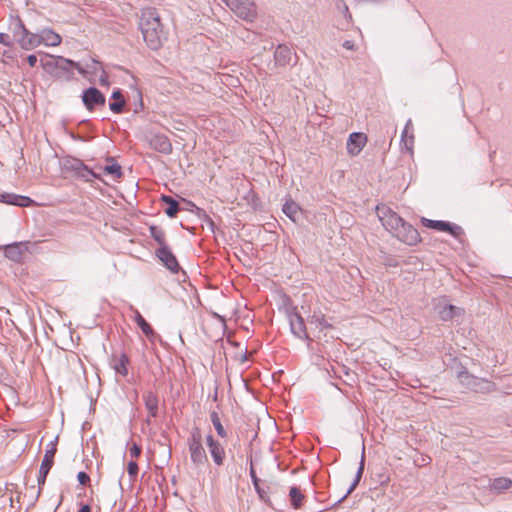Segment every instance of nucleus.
<instances>
[{
	"instance_id": "obj_1",
	"label": "nucleus",
	"mask_w": 512,
	"mask_h": 512,
	"mask_svg": "<svg viewBox=\"0 0 512 512\" xmlns=\"http://www.w3.org/2000/svg\"><path fill=\"white\" fill-rule=\"evenodd\" d=\"M139 28L147 46L152 50H159L167 40V32L161 22L160 15L155 8L142 10Z\"/></svg>"
},
{
	"instance_id": "obj_2",
	"label": "nucleus",
	"mask_w": 512,
	"mask_h": 512,
	"mask_svg": "<svg viewBox=\"0 0 512 512\" xmlns=\"http://www.w3.org/2000/svg\"><path fill=\"white\" fill-rule=\"evenodd\" d=\"M229 9L240 19L254 22L257 18V9L254 0H222Z\"/></svg>"
},
{
	"instance_id": "obj_3",
	"label": "nucleus",
	"mask_w": 512,
	"mask_h": 512,
	"mask_svg": "<svg viewBox=\"0 0 512 512\" xmlns=\"http://www.w3.org/2000/svg\"><path fill=\"white\" fill-rule=\"evenodd\" d=\"M188 447L193 464L203 466L207 463L208 458L202 445V434L198 427L192 429L188 438Z\"/></svg>"
},
{
	"instance_id": "obj_4",
	"label": "nucleus",
	"mask_w": 512,
	"mask_h": 512,
	"mask_svg": "<svg viewBox=\"0 0 512 512\" xmlns=\"http://www.w3.org/2000/svg\"><path fill=\"white\" fill-rule=\"evenodd\" d=\"M458 379L462 385L476 393H489L495 390V384L484 378H478L467 370L458 373Z\"/></svg>"
},
{
	"instance_id": "obj_5",
	"label": "nucleus",
	"mask_w": 512,
	"mask_h": 512,
	"mask_svg": "<svg viewBox=\"0 0 512 512\" xmlns=\"http://www.w3.org/2000/svg\"><path fill=\"white\" fill-rule=\"evenodd\" d=\"M14 35L18 37L22 49L31 50L40 45L39 34L31 33L19 18L14 29Z\"/></svg>"
},
{
	"instance_id": "obj_6",
	"label": "nucleus",
	"mask_w": 512,
	"mask_h": 512,
	"mask_svg": "<svg viewBox=\"0 0 512 512\" xmlns=\"http://www.w3.org/2000/svg\"><path fill=\"white\" fill-rule=\"evenodd\" d=\"M423 226L441 232H447L456 239H460L464 235L463 228L457 224L443 220H431L425 217L421 218Z\"/></svg>"
},
{
	"instance_id": "obj_7",
	"label": "nucleus",
	"mask_w": 512,
	"mask_h": 512,
	"mask_svg": "<svg viewBox=\"0 0 512 512\" xmlns=\"http://www.w3.org/2000/svg\"><path fill=\"white\" fill-rule=\"evenodd\" d=\"M377 215L383 226L387 230L397 231L400 225H403V218L386 205H378L376 207Z\"/></svg>"
},
{
	"instance_id": "obj_8",
	"label": "nucleus",
	"mask_w": 512,
	"mask_h": 512,
	"mask_svg": "<svg viewBox=\"0 0 512 512\" xmlns=\"http://www.w3.org/2000/svg\"><path fill=\"white\" fill-rule=\"evenodd\" d=\"M288 318L290 330L294 336L301 340L312 341V339L308 335L304 318L301 316V314L297 311L296 308H292L288 312Z\"/></svg>"
},
{
	"instance_id": "obj_9",
	"label": "nucleus",
	"mask_w": 512,
	"mask_h": 512,
	"mask_svg": "<svg viewBox=\"0 0 512 512\" xmlns=\"http://www.w3.org/2000/svg\"><path fill=\"white\" fill-rule=\"evenodd\" d=\"M145 139L153 150L165 155L172 153V143L165 134L149 132Z\"/></svg>"
},
{
	"instance_id": "obj_10",
	"label": "nucleus",
	"mask_w": 512,
	"mask_h": 512,
	"mask_svg": "<svg viewBox=\"0 0 512 512\" xmlns=\"http://www.w3.org/2000/svg\"><path fill=\"white\" fill-rule=\"evenodd\" d=\"M57 440H58V437L55 438V441H53L49 444V448L45 452L44 458L42 460V463H41V466L39 469L38 478H37L39 486L44 485L47 475L49 474V471L54 464V457L57 452V448H56Z\"/></svg>"
},
{
	"instance_id": "obj_11",
	"label": "nucleus",
	"mask_w": 512,
	"mask_h": 512,
	"mask_svg": "<svg viewBox=\"0 0 512 512\" xmlns=\"http://www.w3.org/2000/svg\"><path fill=\"white\" fill-rule=\"evenodd\" d=\"M82 101L88 111H93L95 107L104 106L106 98L96 87H89L83 91Z\"/></svg>"
},
{
	"instance_id": "obj_12",
	"label": "nucleus",
	"mask_w": 512,
	"mask_h": 512,
	"mask_svg": "<svg viewBox=\"0 0 512 512\" xmlns=\"http://www.w3.org/2000/svg\"><path fill=\"white\" fill-rule=\"evenodd\" d=\"M396 236L400 241L410 246L416 245L421 241L418 230L404 220L403 225H400L399 229L396 231Z\"/></svg>"
},
{
	"instance_id": "obj_13",
	"label": "nucleus",
	"mask_w": 512,
	"mask_h": 512,
	"mask_svg": "<svg viewBox=\"0 0 512 512\" xmlns=\"http://www.w3.org/2000/svg\"><path fill=\"white\" fill-rule=\"evenodd\" d=\"M156 256L171 273H178L180 271L181 267L178 260L169 246L158 248L156 250Z\"/></svg>"
},
{
	"instance_id": "obj_14",
	"label": "nucleus",
	"mask_w": 512,
	"mask_h": 512,
	"mask_svg": "<svg viewBox=\"0 0 512 512\" xmlns=\"http://www.w3.org/2000/svg\"><path fill=\"white\" fill-rule=\"evenodd\" d=\"M77 69L79 72H83L80 65L70 59H66L62 56H57V73L55 77H66L70 78L73 75V69Z\"/></svg>"
},
{
	"instance_id": "obj_15",
	"label": "nucleus",
	"mask_w": 512,
	"mask_h": 512,
	"mask_svg": "<svg viewBox=\"0 0 512 512\" xmlns=\"http://www.w3.org/2000/svg\"><path fill=\"white\" fill-rule=\"evenodd\" d=\"M28 246L24 242H14L4 247V255L14 262H21Z\"/></svg>"
},
{
	"instance_id": "obj_16",
	"label": "nucleus",
	"mask_w": 512,
	"mask_h": 512,
	"mask_svg": "<svg viewBox=\"0 0 512 512\" xmlns=\"http://www.w3.org/2000/svg\"><path fill=\"white\" fill-rule=\"evenodd\" d=\"M206 442L214 463L222 466L225 459L224 447L211 434L206 437Z\"/></svg>"
},
{
	"instance_id": "obj_17",
	"label": "nucleus",
	"mask_w": 512,
	"mask_h": 512,
	"mask_svg": "<svg viewBox=\"0 0 512 512\" xmlns=\"http://www.w3.org/2000/svg\"><path fill=\"white\" fill-rule=\"evenodd\" d=\"M367 137L364 133L353 132L347 141V151L350 155H358L365 146Z\"/></svg>"
},
{
	"instance_id": "obj_18",
	"label": "nucleus",
	"mask_w": 512,
	"mask_h": 512,
	"mask_svg": "<svg viewBox=\"0 0 512 512\" xmlns=\"http://www.w3.org/2000/svg\"><path fill=\"white\" fill-rule=\"evenodd\" d=\"M0 201L5 204L14 205L18 207H29L33 204V200L27 196H22L14 193H3L0 195Z\"/></svg>"
},
{
	"instance_id": "obj_19",
	"label": "nucleus",
	"mask_w": 512,
	"mask_h": 512,
	"mask_svg": "<svg viewBox=\"0 0 512 512\" xmlns=\"http://www.w3.org/2000/svg\"><path fill=\"white\" fill-rule=\"evenodd\" d=\"M437 311L439 318L442 321H450L454 319L455 317L462 316L464 314V310L460 307H457L452 304H439L437 306Z\"/></svg>"
},
{
	"instance_id": "obj_20",
	"label": "nucleus",
	"mask_w": 512,
	"mask_h": 512,
	"mask_svg": "<svg viewBox=\"0 0 512 512\" xmlns=\"http://www.w3.org/2000/svg\"><path fill=\"white\" fill-rule=\"evenodd\" d=\"M293 55L294 54H293L292 50L288 46H286L284 44H280L276 47L275 52H274L275 64L277 66L284 67V66L290 64V62L292 61Z\"/></svg>"
},
{
	"instance_id": "obj_21",
	"label": "nucleus",
	"mask_w": 512,
	"mask_h": 512,
	"mask_svg": "<svg viewBox=\"0 0 512 512\" xmlns=\"http://www.w3.org/2000/svg\"><path fill=\"white\" fill-rule=\"evenodd\" d=\"M129 357L125 353L120 355L113 354L111 357V366L117 374L123 377L128 375Z\"/></svg>"
},
{
	"instance_id": "obj_22",
	"label": "nucleus",
	"mask_w": 512,
	"mask_h": 512,
	"mask_svg": "<svg viewBox=\"0 0 512 512\" xmlns=\"http://www.w3.org/2000/svg\"><path fill=\"white\" fill-rule=\"evenodd\" d=\"M488 487L493 493L502 494L512 488V479L508 477L488 479Z\"/></svg>"
},
{
	"instance_id": "obj_23",
	"label": "nucleus",
	"mask_w": 512,
	"mask_h": 512,
	"mask_svg": "<svg viewBox=\"0 0 512 512\" xmlns=\"http://www.w3.org/2000/svg\"><path fill=\"white\" fill-rule=\"evenodd\" d=\"M85 163L74 157H66L63 160V169L67 172H71L75 177L81 171H85Z\"/></svg>"
},
{
	"instance_id": "obj_24",
	"label": "nucleus",
	"mask_w": 512,
	"mask_h": 512,
	"mask_svg": "<svg viewBox=\"0 0 512 512\" xmlns=\"http://www.w3.org/2000/svg\"><path fill=\"white\" fill-rule=\"evenodd\" d=\"M282 211L294 223L299 221L301 216V208L295 201L291 199L287 200L282 207Z\"/></svg>"
},
{
	"instance_id": "obj_25",
	"label": "nucleus",
	"mask_w": 512,
	"mask_h": 512,
	"mask_svg": "<svg viewBox=\"0 0 512 512\" xmlns=\"http://www.w3.org/2000/svg\"><path fill=\"white\" fill-rule=\"evenodd\" d=\"M40 44H44L46 46H58L61 43V37L59 34L54 32L51 29H43L39 33Z\"/></svg>"
},
{
	"instance_id": "obj_26",
	"label": "nucleus",
	"mask_w": 512,
	"mask_h": 512,
	"mask_svg": "<svg viewBox=\"0 0 512 512\" xmlns=\"http://www.w3.org/2000/svg\"><path fill=\"white\" fill-rule=\"evenodd\" d=\"M145 407L150 417H157L158 415V397L155 393L149 391L143 395Z\"/></svg>"
},
{
	"instance_id": "obj_27",
	"label": "nucleus",
	"mask_w": 512,
	"mask_h": 512,
	"mask_svg": "<svg viewBox=\"0 0 512 512\" xmlns=\"http://www.w3.org/2000/svg\"><path fill=\"white\" fill-rule=\"evenodd\" d=\"M364 452H365V449L363 448L361 460H360L359 467H358V470L356 472L354 481L350 485V487L347 490V492L345 493V495L341 499H339L337 503H340L344 499H346L356 489V487L358 486V484H359V482H360V480L362 478V475H363V472H364V468H365V453Z\"/></svg>"
},
{
	"instance_id": "obj_28",
	"label": "nucleus",
	"mask_w": 512,
	"mask_h": 512,
	"mask_svg": "<svg viewBox=\"0 0 512 512\" xmlns=\"http://www.w3.org/2000/svg\"><path fill=\"white\" fill-rule=\"evenodd\" d=\"M112 102L109 103L110 110L115 114H120L124 111L126 101L122 95L120 89H117L112 92Z\"/></svg>"
},
{
	"instance_id": "obj_29",
	"label": "nucleus",
	"mask_w": 512,
	"mask_h": 512,
	"mask_svg": "<svg viewBox=\"0 0 512 512\" xmlns=\"http://www.w3.org/2000/svg\"><path fill=\"white\" fill-rule=\"evenodd\" d=\"M130 309L134 313V320L139 326V328L142 330V332L148 337H153L155 335V332L153 328L150 326V324L143 318L141 313L134 308L133 306L130 307Z\"/></svg>"
},
{
	"instance_id": "obj_30",
	"label": "nucleus",
	"mask_w": 512,
	"mask_h": 512,
	"mask_svg": "<svg viewBox=\"0 0 512 512\" xmlns=\"http://www.w3.org/2000/svg\"><path fill=\"white\" fill-rule=\"evenodd\" d=\"M107 164L102 168L103 171L111 175L114 179H120L123 176L121 166L115 161L113 157L106 158Z\"/></svg>"
},
{
	"instance_id": "obj_31",
	"label": "nucleus",
	"mask_w": 512,
	"mask_h": 512,
	"mask_svg": "<svg viewBox=\"0 0 512 512\" xmlns=\"http://www.w3.org/2000/svg\"><path fill=\"white\" fill-rule=\"evenodd\" d=\"M161 199L167 205V208L165 209L166 215L170 218H174L181 210L179 202L168 195H162Z\"/></svg>"
},
{
	"instance_id": "obj_32",
	"label": "nucleus",
	"mask_w": 512,
	"mask_h": 512,
	"mask_svg": "<svg viewBox=\"0 0 512 512\" xmlns=\"http://www.w3.org/2000/svg\"><path fill=\"white\" fill-rule=\"evenodd\" d=\"M308 322L310 325H314L316 328H331V324L325 318V315L320 311H314L311 316H309Z\"/></svg>"
},
{
	"instance_id": "obj_33",
	"label": "nucleus",
	"mask_w": 512,
	"mask_h": 512,
	"mask_svg": "<svg viewBox=\"0 0 512 512\" xmlns=\"http://www.w3.org/2000/svg\"><path fill=\"white\" fill-rule=\"evenodd\" d=\"M289 497L291 501V505L294 509H300L302 507V502L305 498L300 488L293 486L289 490Z\"/></svg>"
},
{
	"instance_id": "obj_34",
	"label": "nucleus",
	"mask_w": 512,
	"mask_h": 512,
	"mask_svg": "<svg viewBox=\"0 0 512 512\" xmlns=\"http://www.w3.org/2000/svg\"><path fill=\"white\" fill-rule=\"evenodd\" d=\"M151 237L158 243L159 248L168 246L165 238V231L158 226H150L149 228Z\"/></svg>"
},
{
	"instance_id": "obj_35",
	"label": "nucleus",
	"mask_w": 512,
	"mask_h": 512,
	"mask_svg": "<svg viewBox=\"0 0 512 512\" xmlns=\"http://www.w3.org/2000/svg\"><path fill=\"white\" fill-rule=\"evenodd\" d=\"M42 68L49 74L55 76L57 73V56H48L41 60Z\"/></svg>"
},
{
	"instance_id": "obj_36",
	"label": "nucleus",
	"mask_w": 512,
	"mask_h": 512,
	"mask_svg": "<svg viewBox=\"0 0 512 512\" xmlns=\"http://www.w3.org/2000/svg\"><path fill=\"white\" fill-rule=\"evenodd\" d=\"M210 419H211V422L217 432V434L221 437V438H225L227 436V432L226 430L224 429L222 423H221V420H220V417L218 415V413L216 411H212L210 413Z\"/></svg>"
},
{
	"instance_id": "obj_37",
	"label": "nucleus",
	"mask_w": 512,
	"mask_h": 512,
	"mask_svg": "<svg viewBox=\"0 0 512 512\" xmlns=\"http://www.w3.org/2000/svg\"><path fill=\"white\" fill-rule=\"evenodd\" d=\"M76 178L81 179L84 182H91L93 179L101 180L100 174L90 169L87 165H85V171L79 172Z\"/></svg>"
},
{
	"instance_id": "obj_38",
	"label": "nucleus",
	"mask_w": 512,
	"mask_h": 512,
	"mask_svg": "<svg viewBox=\"0 0 512 512\" xmlns=\"http://www.w3.org/2000/svg\"><path fill=\"white\" fill-rule=\"evenodd\" d=\"M138 471H139V467H138L137 462H135L134 460H131L130 462H128L127 472H128L129 478L132 482H134L136 480Z\"/></svg>"
},
{
	"instance_id": "obj_39",
	"label": "nucleus",
	"mask_w": 512,
	"mask_h": 512,
	"mask_svg": "<svg viewBox=\"0 0 512 512\" xmlns=\"http://www.w3.org/2000/svg\"><path fill=\"white\" fill-rule=\"evenodd\" d=\"M259 498L261 501H263L264 503L270 505V497L268 496V492L262 488L260 485L258 486V488H255Z\"/></svg>"
},
{
	"instance_id": "obj_40",
	"label": "nucleus",
	"mask_w": 512,
	"mask_h": 512,
	"mask_svg": "<svg viewBox=\"0 0 512 512\" xmlns=\"http://www.w3.org/2000/svg\"><path fill=\"white\" fill-rule=\"evenodd\" d=\"M77 479H78L79 483L83 486H86L90 483V476L84 471H80L77 474Z\"/></svg>"
},
{
	"instance_id": "obj_41",
	"label": "nucleus",
	"mask_w": 512,
	"mask_h": 512,
	"mask_svg": "<svg viewBox=\"0 0 512 512\" xmlns=\"http://www.w3.org/2000/svg\"><path fill=\"white\" fill-rule=\"evenodd\" d=\"M249 475L251 477L254 488H258V486L260 485V479L257 477L256 471H255L252 463L250 466Z\"/></svg>"
},
{
	"instance_id": "obj_42",
	"label": "nucleus",
	"mask_w": 512,
	"mask_h": 512,
	"mask_svg": "<svg viewBox=\"0 0 512 512\" xmlns=\"http://www.w3.org/2000/svg\"><path fill=\"white\" fill-rule=\"evenodd\" d=\"M142 452L141 446H139L136 443H133V445L129 449V453L132 458H138Z\"/></svg>"
},
{
	"instance_id": "obj_43",
	"label": "nucleus",
	"mask_w": 512,
	"mask_h": 512,
	"mask_svg": "<svg viewBox=\"0 0 512 512\" xmlns=\"http://www.w3.org/2000/svg\"><path fill=\"white\" fill-rule=\"evenodd\" d=\"M195 213L196 215L201 218V219H204L205 221L207 222H210L211 224H213V221L211 220V218L207 215L206 211L202 208H199V207H196L195 209Z\"/></svg>"
},
{
	"instance_id": "obj_44",
	"label": "nucleus",
	"mask_w": 512,
	"mask_h": 512,
	"mask_svg": "<svg viewBox=\"0 0 512 512\" xmlns=\"http://www.w3.org/2000/svg\"><path fill=\"white\" fill-rule=\"evenodd\" d=\"M0 44L4 45V46H7V47H11L12 46V41H11V38L8 34L6 33H1L0 32Z\"/></svg>"
},
{
	"instance_id": "obj_45",
	"label": "nucleus",
	"mask_w": 512,
	"mask_h": 512,
	"mask_svg": "<svg viewBox=\"0 0 512 512\" xmlns=\"http://www.w3.org/2000/svg\"><path fill=\"white\" fill-rule=\"evenodd\" d=\"M338 8H339V9H342V12H343V14L345 15V17H349V18H351V17H352V16H351V14H350V12H349L348 6L346 5V3H345L344 1H342V0H341V1L338 3Z\"/></svg>"
},
{
	"instance_id": "obj_46",
	"label": "nucleus",
	"mask_w": 512,
	"mask_h": 512,
	"mask_svg": "<svg viewBox=\"0 0 512 512\" xmlns=\"http://www.w3.org/2000/svg\"><path fill=\"white\" fill-rule=\"evenodd\" d=\"M27 62L31 67H34L37 63V57L34 54H31L27 57Z\"/></svg>"
},
{
	"instance_id": "obj_47",
	"label": "nucleus",
	"mask_w": 512,
	"mask_h": 512,
	"mask_svg": "<svg viewBox=\"0 0 512 512\" xmlns=\"http://www.w3.org/2000/svg\"><path fill=\"white\" fill-rule=\"evenodd\" d=\"M183 207H186V210L194 212L197 206L191 201H185Z\"/></svg>"
},
{
	"instance_id": "obj_48",
	"label": "nucleus",
	"mask_w": 512,
	"mask_h": 512,
	"mask_svg": "<svg viewBox=\"0 0 512 512\" xmlns=\"http://www.w3.org/2000/svg\"><path fill=\"white\" fill-rule=\"evenodd\" d=\"M343 47L347 50H353L354 49V42L351 40H346L343 42Z\"/></svg>"
},
{
	"instance_id": "obj_49",
	"label": "nucleus",
	"mask_w": 512,
	"mask_h": 512,
	"mask_svg": "<svg viewBox=\"0 0 512 512\" xmlns=\"http://www.w3.org/2000/svg\"><path fill=\"white\" fill-rule=\"evenodd\" d=\"M78 512H91V507L88 504H84L81 506Z\"/></svg>"
}]
</instances>
